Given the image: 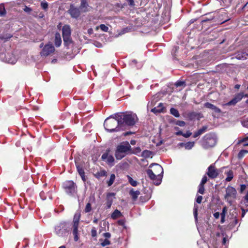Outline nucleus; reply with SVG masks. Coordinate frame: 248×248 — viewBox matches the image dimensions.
<instances>
[{
	"instance_id": "obj_14",
	"label": "nucleus",
	"mask_w": 248,
	"mask_h": 248,
	"mask_svg": "<svg viewBox=\"0 0 248 248\" xmlns=\"http://www.w3.org/2000/svg\"><path fill=\"white\" fill-rule=\"evenodd\" d=\"M236 194V191L235 188L232 187H229L226 189V199L227 201H229L230 198L234 199Z\"/></svg>"
},
{
	"instance_id": "obj_20",
	"label": "nucleus",
	"mask_w": 248,
	"mask_h": 248,
	"mask_svg": "<svg viewBox=\"0 0 248 248\" xmlns=\"http://www.w3.org/2000/svg\"><path fill=\"white\" fill-rule=\"evenodd\" d=\"M80 218V214L79 212L76 213L73 218V227H78V224Z\"/></svg>"
},
{
	"instance_id": "obj_37",
	"label": "nucleus",
	"mask_w": 248,
	"mask_h": 248,
	"mask_svg": "<svg viewBox=\"0 0 248 248\" xmlns=\"http://www.w3.org/2000/svg\"><path fill=\"white\" fill-rule=\"evenodd\" d=\"M151 152L148 151V150H145L142 152V155L143 156L145 157H149L151 155Z\"/></svg>"
},
{
	"instance_id": "obj_36",
	"label": "nucleus",
	"mask_w": 248,
	"mask_h": 248,
	"mask_svg": "<svg viewBox=\"0 0 248 248\" xmlns=\"http://www.w3.org/2000/svg\"><path fill=\"white\" fill-rule=\"evenodd\" d=\"M198 192L201 194H203L204 193V185H199Z\"/></svg>"
},
{
	"instance_id": "obj_46",
	"label": "nucleus",
	"mask_w": 248,
	"mask_h": 248,
	"mask_svg": "<svg viewBox=\"0 0 248 248\" xmlns=\"http://www.w3.org/2000/svg\"><path fill=\"white\" fill-rule=\"evenodd\" d=\"M41 7L43 9H46L48 7V4L46 1H43L41 3Z\"/></svg>"
},
{
	"instance_id": "obj_3",
	"label": "nucleus",
	"mask_w": 248,
	"mask_h": 248,
	"mask_svg": "<svg viewBox=\"0 0 248 248\" xmlns=\"http://www.w3.org/2000/svg\"><path fill=\"white\" fill-rule=\"evenodd\" d=\"M131 147L128 141L120 143L116 147L115 156L118 160H121L127 155L131 154Z\"/></svg>"
},
{
	"instance_id": "obj_18",
	"label": "nucleus",
	"mask_w": 248,
	"mask_h": 248,
	"mask_svg": "<svg viewBox=\"0 0 248 248\" xmlns=\"http://www.w3.org/2000/svg\"><path fill=\"white\" fill-rule=\"evenodd\" d=\"M147 173L149 176V177L154 181L156 182L158 179V176L155 175V173H154L153 170L151 169H149L147 170Z\"/></svg>"
},
{
	"instance_id": "obj_13",
	"label": "nucleus",
	"mask_w": 248,
	"mask_h": 248,
	"mask_svg": "<svg viewBox=\"0 0 248 248\" xmlns=\"http://www.w3.org/2000/svg\"><path fill=\"white\" fill-rule=\"evenodd\" d=\"M79 8L81 12L86 13L89 12L92 9V7L89 5L87 0H81Z\"/></svg>"
},
{
	"instance_id": "obj_32",
	"label": "nucleus",
	"mask_w": 248,
	"mask_h": 248,
	"mask_svg": "<svg viewBox=\"0 0 248 248\" xmlns=\"http://www.w3.org/2000/svg\"><path fill=\"white\" fill-rule=\"evenodd\" d=\"M6 14V10L3 4H0V16H3Z\"/></svg>"
},
{
	"instance_id": "obj_42",
	"label": "nucleus",
	"mask_w": 248,
	"mask_h": 248,
	"mask_svg": "<svg viewBox=\"0 0 248 248\" xmlns=\"http://www.w3.org/2000/svg\"><path fill=\"white\" fill-rule=\"evenodd\" d=\"M91 235L93 237H95L97 236V231L95 227H93L91 230Z\"/></svg>"
},
{
	"instance_id": "obj_33",
	"label": "nucleus",
	"mask_w": 248,
	"mask_h": 248,
	"mask_svg": "<svg viewBox=\"0 0 248 248\" xmlns=\"http://www.w3.org/2000/svg\"><path fill=\"white\" fill-rule=\"evenodd\" d=\"M99 28L103 31H108V28L104 24H101L99 27H96V29L98 30Z\"/></svg>"
},
{
	"instance_id": "obj_50",
	"label": "nucleus",
	"mask_w": 248,
	"mask_h": 248,
	"mask_svg": "<svg viewBox=\"0 0 248 248\" xmlns=\"http://www.w3.org/2000/svg\"><path fill=\"white\" fill-rule=\"evenodd\" d=\"M103 235L106 239H108L111 237V234L109 232H105L103 234Z\"/></svg>"
},
{
	"instance_id": "obj_29",
	"label": "nucleus",
	"mask_w": 248,
	"mask_h": 248,
	"mask_svg": "<svg viewBox=\"0 0 248 248\" xmlns=\"http://www.w3.org/2000/svg\"><path fill=\"white\" fill-rule=\"evenodd\" d=\"M128 180L130 185L133 186H136L137 185V182L132 179L131 177L129 175L127 176Z\"/></svg>"
},
{
	"instance_id": "obj_12",
	"label": "nucleus",
	"mask_w": 248,
	"mask_h": 248,
	"mask_svg": "<svg viewBox=\"0 0 248 248\" xmlns=\"http://www.w3.org/2000/svg\"><path fill=\"white\" fill-rule=\"evenodd\" d=\"M101 158L103 160L107 162L108 164L111 165H113L114 158L112 155L109 154L108 151L102 155Z\"/></svg>"
},
{
	"instance_id": "obj_8",
	"label": "nucleus",
	"mask_w": 248,
	"mask_h": 248,
	"mask_svg": "<svg viewBox=\"0 0 248 248\" xmlns=\"http://www.w3.org/2000/svg\"><path fill=\"white\" fill-rule=\"evenodd\" d=\"M62 37L65 46L69 45L71 43V29L69 25H64L62 29Z\"/></svg>"
},
{
	"instance_id": "obj_17",
	"label": "nucleus",
	"mask_w": 248,
	"mask_h": 248,
	"mask_svg": "<svg viewBox=\"0 0 248 248\" xmlns=\"http://www.w3.org/2000/svg\"><path fill=\"white\" fill-rule=\"evenodd\" d=\"M76 165L77 169V170L81 177L82 180L85 182L86 181L85 176L84 170L82 168V167L80 166V165L78 164L77 162H76Z\"/></svg>"
},
{
	"instance_id": "obj_7",
	"label": "nucleus",
	"mask_w": 248,
	"mask_h": 248,
	"mask_svg": "<svg viewBox=\"0 0 248 248\" xmlns=\"http://www.w3.org/2000/svg\"><path fill=\"white\" fill-rule=\"evenodd\" d=\"M63 188L66 192L70 195H73L77 192V186L72 181H67L63 183Z\"/></svg>"
},
{
	"instance_id": "obj_48",
	"label": "nucleus",
	"mask_w": 248,
	"mask_h": 248,
	"mask_svg": "<svg viewBox=\"0 0 248 248\" xmlns=\"http://www.w3.org/2000/svg\"><path fill=\"white\" fill-rule=\"evenodd\" d=\"M192 135V133L189 131H187L186 133L183 134V136L185 138H188Z\"/></svg>"
},
{
	"instance_id": "obj_16",
	"label": "nucleus",
	"mask_w": 248,
	"mask_h": 248,
	"mask_svg": "<svg viewBox=\"0 0 248 248\" xmlns=\"http://www.w3.org/2000/svg\"><path fill=\"white\" fill-rule=\"evenodd\" d=\"M204 106L208 108L212 109L213 110L214 112L217 114H219L221 112V110L218 108L217 107L213 104L210 103L209 102H206L204 103Z\"/></svg>"
},
{
	"instance_id": "obj_4",
	"label": "nucleus",
	"mask_w": 248,
	"mask_h": 248,
	"mask_svg": "<svg viewBox=\"0 0 248 248\" xmlns=\"http://www.w3.org/2000/svg\"><path fill=\"white\" fill-rule=\"evenodd\" d=\"M216 143V139L210 134L205 135L201 140L202 146L205 149L214 146Z\"/></svg>"
},
{
	"instance_id": "obj_35",
	"label": "nucleus",
	"mask_w": 248,
	"mask_h": 248,
	"mask_svg": "<svg viewBox=\"0 0 248 248\" xmlns=\"http://www.w3.org/2000/svg\"><path fill=\"white\" fill-rule=\"evenodd\" d=\"M198 206L196 204H194L193 212H194V216L196 220H197V216H198Z\"/></svg>"
},
{
	"instance_id": "obj_27",
	"label": "nucleus",
	"mask_w": 248,
	"mask_h": 248,
	"mask_svg": "<svg viewBox=\"0 0 248 248\" xmlns=\"http://www.w3.org/2000/svg\"><path fill=\"white\" fill-rule=\"evenodd\" d=\"M170 113L171 114H172L175 117L178 118V117H179V116H180V114H179L178 110L175 108H171L170 109Z\"/></svg>"
},
{
	"instance_id": "obj_5",
	"label": "nucleus",
	"mask_w": 248,
	"mask_h": 248,
	"mask_svg": "<svg viewBox=\"0 0 248 248\" xmlns=\"http://www.w3.org/2000/svg\"><path fill=\"white\" fill-rule=\"evenodd\" d=\"M69 225L66 222H62L55 227V232L59 236L63 237L68 232Z\"/></svg>"
},
{
	"instance_id": "obj_47",
	"label": "nucleus",
	"mask_w": 248,
	"mask_h": 248,
	"mask_svg": "<svg viewBox=\"0 0 248 248\" xmlns=\"http://www.w3.org/2000/svg\"><path fill=\"white\" fill-rule=\"evenodd\" d=\"M248 54L244 53L242 56H240L239 54L237 55V58L238 59H246L247 58Z\"/></svg>"
},
{
	"instance_id": "obj_61",
	"label": "nucleus",
	"mask_w": 248,
	"mask_h": 248,
	"mask_svg": "<svg viewBox=\"0 0 248 248\" xmlns=\"http://www.w3.org/2000/svg\"><path fill=\"white\" fill-rule=\"evenodd\" d=\"M136 140H131L130 141V144L133 145H135L136 144Z\"/></svg>"
},
{
	"instance_id": "obj_1",
	"label": "nucleus",
	"mask_w": 248,
	"mask_h": 248,
	"mask_svg": "<svg viewBox=\"0 0 248 248\" xmlns=\"http://www.w3.org/2000/svg\"><path fill=\"white\" fill-rule=\"evenodd\" d=\"M138 119L136 114L131 112L117 114V120L120 124L121 128L125 125L133 126L137 122Z\"/></svg>"
},
{
	"instance_id": "obj_19",
	"label": "nucleus",
	"mask_w": 248,
	"mask_h": 248,
	"mask_svg": "<svg viewBox=\"0 0 248 248\" xmlns=\"http://www.w3.org/2000/svg\"><path fill=\"white\" fill-rule=\"evenodd\" d=\"M115 194L114 193H108L107 194V205L108 208L110 207L112 201L113 199L115 198Z\"/></svg>"
},
{
	"instance_id": "obj_28",
	"label": "nucleus",
	"mask_w": 248,
	"mask_h": 248,
	"mask_svg": "<svg viewBox=\"0 0 248 248\" xmlns=\"http://www.w3.org/2000/svg\"><path fill=\"white\" fill-rule=\"evenodd\" d=\"M73 233L74 236V240L77 241L78 240V227H73Z\"/></svg>"
},
{
	"instance_id": "obj_6",
	"label": "nucleus",
	"mask_w": 248,
	"mask_h": 248,
	"mask_svg": "<svg viewBox=\"0 0 248 248\" xmlns=\"http://www.w3.org/2000/svg\"><path fill=\"white\" fill-rule=\"evenodd\" d=\"M150 168H153L152 170L158 176V179L156 182H155V184L158 185L160 184L162 179V174L163 173L162 167L158 164H152L150 165Z\"/></svg>"
},
{
	"instance_id": "obj_43",
	"label": "nucleus",
	"mask_w": 248,
	"mask_h": 248,
	"mask_svg": "<svg viewBox=\"0 0 248 248\" xmlns=\"http://www.w3.org/2000/svg\"><path fill=\"white\" fill-rule=\"evenodd\" d=\"M151 111L155 114L160 113L161 111V108H158L157 107H155L151 109Z\"/></svg>"
},
{
	"instance_id": "obj_53",
	"label": "nucleus",
	"mask_w": 248,
	"mask_h": 248,
	"mask_svg": "<svg viewBox=\"0 0 248 248\" xmlns=\"http://www.w3.org/2000/svg\"><path fill=\"white\" fill-rule=\"evenodd\" d=\"M128 2V4L130 6H134L135 5V3H134V1L133 0H126Z\"/></svg>"
},
{
	"instance_id": "obj_2",
	"label": "nucleus",
	"mask_w": 248,
	"mask_h": 248,
	"mask_svg": "<svg viewBox=\"0 0 248 248\" xmlns=\"http://www.w3.org/2000/svg\"><path fill=\"white\" fill-rule=\"evenodd\" d=\"M104 126L105 130L109 132H117L122 129L117 120V114L107 118L104 121Z\"/></svg>"
},
{
	"instance_id": "obj_40",
	"label": "nucleus",
	"mask_w": 248,
	"mask_h": 248,
	"mask_svg": "<svg viewBox=\"0 0 248 248\" xmlns=\"http://www.w3.org/2000/svg\"><path fill=\"white\" fill-rule=\"evenodd\" d=\"M248 153V151L242 150H241L239 154H238V157L239 158H242L244 156V155Z\"/></svg>"
},
{
	"instance_id": "obj_10",
	"label": "nucleus",
	"mask_w": 248,
	"mask_h": 248,
	"mask_svg": "<svg viewBox=\"0 0 248 248\" xmlns=\"http://www.w3.org/2000/svg\"><path fill=\"white\" fill-rule=\"evenodd\" d=\"M206 174L211 179L216 178L219 174V171L214 165H211L208 168Z\"/></svg>"
},
{
	"instance_id": "obj_45",
	"label": "nucleus",
	"mask_w": 248,
	"mask_h": 248,
	"mask_svg": "<svg viewBox=\"0 0 248 248\" xmlns=\"http://www.w3.org/2000/svg\"><path fill=\"white\" fill-rule=\"evenodd\" d=\"M207 181V176H206V175H204L202 179V181L201 182V183L200 184V185H204Z\"/></svg>"
},
{
	"instance_id": "obj_62",
	"label": "nucleus",
	"mask_w": 248,
	"mask_h": 248,
	"mask_svg": "<svg viewBox=\"0 0 248 248\" xmlns=\"http://www.w3.org/2000/svg\"><path fill=\"white\" fill-rule=\"evenodd\" d=\"M225 217H221L220 222L221 223H223L225 222Z\"/></svg>"
},
{
	"instance_id": "obj_56",
	"label": "nucleus",
	"mask_w": 248,
	"mask_h": 248,
	"mask_svg": "<svg viewBox=\"0 0 248 248\" xmlns=\"http://www.w3.org/2000/svg\"><path fill=\"white\" fill-rule=\"evenodd\" d=\"M157 108H161V111H162L164 108L163 104L161 103H159V105L157 106Z\"/></svg>"
},
{
	"instance_id": "obj_26",
	"label": "nucleus",
	"mask_w": 248,
	"mask_h": 248,
	"mask_svg": "<svg viewBox=\"0 0 248 248\" xmlns=\"http://www.w3.org/2000/svg\"><path fill=\"white\" fill-rule=\"evenodd\" d=\"M121 216V213L120 211L118 210H115L111 214V218L114 219H116L120 217Z\"/></svg>"
},
{
	"instance_id": "obj_51",
	"label": "nucleus",
	"mask_w": 248,
	"mask_h": 248,
	"mask_svg": "<svg viewBox=\"0 0 248 248\" xmlns=\"http://www.w3.org/2000/svg\"><path fill=\"white\" fill-rule=\"evenodd\" d=\"M242 124L244 127L248 128V118L242 122Z\"/></svg>"
},
{
	"instance_id": "obj_55",
	"label": "nucleus",
	"mask_w": 248,
	"mask_h": 248,
	"mask_svg": "<svg viewBox=\"0 0 248 248\" xmlns=\"http://www.w3.org/2000/svg\"><path fill=\"white\" fill-rule=\"evenodd\" d=\"M247 140H248V136L244 138H243V139H242L241 140H240L239 141V143H242V142H245Z\"/></svg>"
},
{
	"instance_id": "obj_49",
	"label": "nucleus",
	"mask_w": 248,
	"mask_h": 248,
	"mask_svg": "<svg viewBox=\"0 0 248 248\" xmlns=\"http://www.w3.org/2000/svg\"><path fill=\"white\" fill-rule=\"evenodd\" d=\"M202 200V196H198L196 198V202L198 203H201Z\"/></svg>"
},
{
	"instance_id": "obj_59",
	"label": "nucleus",
	"mask_w": 248,
	"mask_h": 248,
	"mask_svg": "<svg viewBox=\"0 0 248 248\" xmlns=\"http://www.w3.org/2000/svg\"><path fill=\"white\" fill-rule=\"evenodd\" d=\"M175 134L177 136H179V135H182L183 136V133L181 131H178L177 132H176Z\"/></svg>"
},
{
	"instance_id": "obj_38",
	"label": "nucleus",
	"mask_w": 248,
	"mask_h": 248,
	"mask_svg": "<svg viewBox=\"0 0 248 248\" xmlns=\"http://www.w3.org/2000/svg\"><path fill=\"white\" fill-rule=\"evenodd\" d=\"M110 241L108 239H105L103 241V242L101 243V245L102 247H105L106 246L110 245Z\"/></svg>"
},
{
	"instance_id": "obj_24",
	"label": "nucleus",
	"mask_w": 248,
	"mask_h": 248,
	"mask_svg": "<svg viewBox=\"0 0 248 248\" xmlns=\"http://www.w3.org/2000/svg\"><path fill=\"white\" fill-rule=\"evenodd\" d=\"M206 128L207 127L206 126H203L202 128L199 129L197 131L194 133L193 137L197 138L200 136L206 131Z\"/></svg>"
},
{
	"instance_id": "obj_63",
	"label": "nucleus",
	"mask_w": 248,
	"mask_h": 248,
	"mask_svg": "<svg viewBox=\"0 0 248 248\" xmlns=\"http://www.w3.org/2000/svg\"><path fill=\"white\" fill-rule=\"evenodd\" d=\"M185 144H186V143H179V146H180L181 147H185Z\"/></svg>"
},
{
	"instance_id": "obj_22",
	"label": "nucleus",
	"mask_w": 248,
	"mask_h": 248,
	"mask_svg": "<svg viewBox=\"0 0 248 248\" xmlns=\"http://www.w3.org/2000/svg\"><path fill=\"white\" fill-rule=\"evenodd\" d=\"M129 194L132 197L133 201H136L138 196L140 194V192L139 190L135 191L133 189H131L129 191Z\"/></svg>"
},
{
	"instance_id": "obj_57",
	"label": "nucleus",
	"mask_w": 248,
	"mask_h": 248,
	"mask_svg": "<svg viewBox=\"0 0 248 248\" xmlns=\"http://www.w3.org/2000/svg\"><path fill=\"white\" fill-rule=\"evenodd\" d=\"M184 82L183 81H179V82H177L176 83V86H182L184 84Z\"/></svg>"
},
{
	"instance_id": "obj_34",
	"label": "nucleus",
	"mask_w": 248,
	"mask_h": 248,
	"mask_svg": "<svg viewBox=\"0 0 248 248\" xmlns=\"http://www.w3.org/2000/svg\"><path fill=\"white\" fill-rule=\"evenodd\" d=\"M107 175V172L103 170H101L100 171V172H98L96 174V177H103V176H105Z\"/></svg>"
},
{
	"instance_id": "obj_30",
	"label": "nucleus",
	"mask_w": 248,
	"mask_h": 248,
	"mask_svg": "<svg viewBox=\"0 0 248 248\" xmlns=\"http://www.w3.org/2000/svg\"><path fill=\"white\" fill-rule=\"evenodd\" d=\"M194 141H189L186 143L185 144V149L186 150H190L192 148V147L194 145Z\"/></svg>"
},
{
	"instance_id": "obj_23",
	"label": "nucleus",
	"mask_w": 248,
	"mask_h": 248,
	"mask_svg": "<svg viewBox=\"0 0 248 248\" xmlns=\"http://www.w3.org/2000/svg\"><path fill=\"white\" fill-rule=\"evenodd\" d=\"M62 44V39L61 35L59 33H56L55 36V45L57 47H59Z\"/></svg>"
},
{
	"instance_id": "obj_15",
	"label": "nucleus",
	"mask_w": 248,
	"mask_h": 248,
	"mask_svg": "<svg viewBox=\"0 0 248 248\" xmlns=\"http://www.w3.org/2000/svg\"><path fill=\"white\" fill-rule=\"evenodd\" d=\"M80 10L79 8L71 6L69 10V13L72 17L77 18L78 17L80 14Z\"/></svg>"
},
{
	"instance_id": "obj_21",
	"label": "nucleus",
	"mask_w": 248,
	"mask_h": 248,
	"mask_svg": "<svg viewBox=\"0 0 248 248\" xmlns=\"http://www.w3.org/2000/svg\"><path fill=\"white\" fill-rule=\"evenodd\" d=\"M201 114L200 113H196L195 112H191L188 114L187 116L188 118L191 120H193L195 119H199L200 118L202 117L201 116Z\"/></svg>"
},
{
	"instance_id": "obj_44",
	"label": "nucleus",
	"mask_w": 248,
	"mask_h": 248,
	"mask_svg": "<svg viewBox=\"0 0 248 248\" xmlns=\"http://www.w3.org/2000/svg\"><path fill=\"white\" fill-rule=\"evenodd\" d=\"M176 124L180 126H184L186 124V123L183 121H177L175 123Z\"/></svg>"
},
{
	"instance_id": "obj_9",
	"label": "nucleus",
	"mask_w": 248,
	"mask_h": 248,
	"mask_svg": "<svg viewBox=\"0 0 248 248\" xmlns=\"http://www.w3.org/2000/svg\"><path fill=\"white\" fill-rule=\"evenodd\" d=\"M55 48L51 44H48L45 46L40 53L41 56H47L54 52Z\"/></svg>"
},
{
	"instance_id": "obj_60",
	"label": "nucleus",
	"mask_w": 248,
	"mask_h": 248,
	"mask_svg": "<svg viewBox=\"0 0 248 248\" xmlns=\"http://www.w3.org/2000/svg\"><path fill=\"white\" fill-rule=\"evenodd\" d=\"M227 239L225 237H224L222 240V243L223 244L225 245L226 243V242L227 241Z\"/></svg>"
},
{
	"instance_id": "obj_11",
	"label": "nucleus",
	"mask_w": 248,
	"mask_h": 248,
	"mask_svg": "<svg viewBox=\"0 0 248 248\" xmlns=\"http://www.w3.org/2000/svg\"><path fill=\"white\" fill-rule=\"evenodd\" d=\"M244 97V93H238L235 95L234 98L228 103L224 104V106L235 105L237 102H239Z\"/></svg>"
},
{
	"instance_id": "obj_52",
	"label": "nucleus",
	"mask_w": 248,
	"mask_h": 248,
	"mask_svg": "<svg viewBox=\"0 0 248 248\" xmlns=\"http://www.w3.org/2000/svg\"><path fill=\"white\" fill-rule=\"evenodd\" d=\"M246 188V185H241L240 186V192L242 193Z\"/></svg>"
},
{
	"instance_id": "obj_54",
	"label": "nucleus",
	"mask_w": 248,
	"mask_h": 248,
	"mask_svg": "<svg viewBox=\"0 0 248 248\" xmlns=\"http://www.w3.org/2000/svg\"><path fill=\"white\" fill-rule=\"evenodd\" d=\"M214 217L216 219H218L220 216V213L219 212H216L213 214Z\"/></svg>"
},
{
	"instance_id": "obj_41",
	"label": "nucleus",
	"mask_w": 248,
	"mask_h": 248,
	"mask_svg": "<svg viewBox=\"0 0 248 248\" xmlns=\"http://www.w3.org/2000/svg\"><path fill=\"white\" fill-rule=\"evenodd\" d=\"M92 210L91 204L90 203H88L85 208V212L86 213L90 212Z\"/></svg>"
},
{
	"instance_id": "obj_64",
	"label": "nucleus",
	"mask_w": 248,
	"mask_h": 248,
	"mask_svg": "<svg viewBox=\"0 0 248 248\" xmlns=\"http://www.w3.org/2000/svg\"><path fill=\"white\" fill-rule=\"evenodd\" d=\"M240 85L239 84H236L235 85V89H239L240 88Z\"/></svg>"
},
{
	"instance_id": "obj_58",
	"label": "nucleus",
	"mask_w": 248,
	"mask_h": 248,
	"mask_svg": "<svg viewBox=\"0 0 248 248\" xmlns=\"http://www.w3.org/2000/svg\"><path fill=\"white\" fill-rule=\"evenodd\" d=\"M7 62L8 63H12V64H15L16 63V61L15 60V59H14L13 60H7Z\"/></svg>"
},
{
	"instance_id": "obj_31",
	"label": "nucleus",
	"mask_w": 248,
	"mask_h": 248,
	"mask_svg": "<svg viewBox=\"0 0 248 248\" xmlns=\"http://www.w3.org/2000/svg\"><path fill=\"white\" fill-rule=\"evenodd\" d=\"M115 179V175L114 174H111L109 181L108 182V186H111L114 182Z\"/></svg>"
},
{
	"instance_id": "obj_39",
	"label": "nucleus",
	"mask_w": 248,
	"mask_h": 248,
	"mask_svg": "<svg viewBox=\"0 0 248 248\" xmlns=\"http://www.w3.org/2000/svg\"><path fill=\"white\" fill-rule=\"evenodd\" d=\"M227 211V208L224 206L222 210V212L220 214L221 217H225Z\"/></svg>"
},
{
	"instance_id": "obj_25",
	"label": "nucleus",
	"mask_w": 248,
	"mask_h": 248,
	"mask_svg": "<svg viewBox=\"0 0 248 248\" xmlns=\"http://www.w3.org/2000/svg\"><path fill=\"white\" fill-rule=\"evenodd\" d=\"M225 174L227 175V177L225 179L226 181L230 182L233 177V172L232 170H230L229 171L226 172Z\"/></svg>"
}]
</instances>
